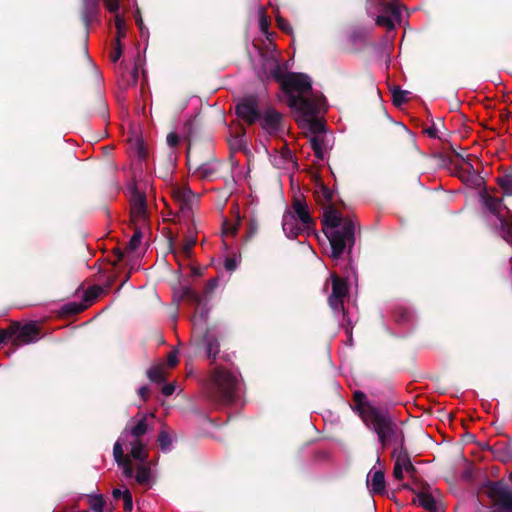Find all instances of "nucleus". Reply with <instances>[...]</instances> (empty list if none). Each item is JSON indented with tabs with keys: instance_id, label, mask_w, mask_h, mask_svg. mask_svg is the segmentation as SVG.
<instances>
[{
	"instance_id": "nucleus-1",
	"label": "nucleus",
	"mask_w": 512,
	"mask_h": 512,
	"mask_svg": "<svg viewBox=\"0 0 512 512\" xmlns=\"http://www.w3.org/2000/svg\"><path fill=\"white\" fill-rule=\"evenodd\" d=\"M315 196L319 204L325 205L332 202L334 193L321 184ZM322 225L331 246L330 257L337 260L346 250L350 254L356 240L355 222L349 217L344 218L333 205L329 204L323 214Z\"/></svg>"
},
{
	"instance_id": "nucleus-2",
	"label": "nucleus",
	"mask_w": 512,
	"mask_h": 512,
	"mask_svg": "<svg viewBox=\"0 0 512 512\" xmlns=\"http://www.w3.org/2000/svg\"><path fill=\"white\" fill-rule=\"evenodd\" d=\"M352 409L358 414L364 424L373 430L383 448L388 446L398 447L405 443L403 429L392 420L388 413L381 412L373 406L366 397V394L360 390L353 393Z\"/></svg>"
},
{
	"instance_id": "nucleus-3",
	"label": "nucleus",
	"mask_w": 512,
	"mask_h": 512,
	"mask_svg": "<svg viewBox=\"0 0 512 512\" xmlns=\"http://www.w3.org/2000/svg\"><path fill=\"white\" fill-rule=\"evenodd\" d=\"M281 89L287 98V105L293 112L305 116L319 113L322 100L309 96L312 92V83L306 74L287 72L286 81L283 82Z\"/></svg>"
},
{
	"instance_id": "nucleus-4",
	"label": "nucleus",
	"mask_w": 512,
	"mask_h": 512,
	"mask_svg": "<svg viewBox=\"0 0 512 512\" xmlns=\"http://www.w3.org/2000/svg\"><path fill=\"white\" fill-rule=\"evenodd\" d=\"M239 388L238 377L222 366L215 367L206 385V395L215 405L233 403Z\"/></svg>"
},
{
	"instance_id": "nucleus-5",
	"label": "nucleus",
	"mask_w": 512,
	"mask_h": 512,
	"mask_svg": "<svg viewBox=\"0 0 512 512\" xmlns=\"http://www.w3.org/2000/svg\"><path fill=\"white\" fill-rule=\"evenodd\" d=\"M261 111L259 99L256 95L242 97L235 106L237 117L249 126L258 123Z\"/></svg>"
},
{
	"instance_id": "nucleus-6",
	"label": "nucleus",
	"mask_w": 512,
	"mask_h": 512,
	"mask_svg": "<svg viewBox=\"0 0 512 512\" xmlns=\"http://www.w3.org/2000/svg\"><path fill=\"white\" fill-rule=\"evenodd\" d=\"M258 123L268 135L273 137L281 135L285 129L283 115L272 106L261 111Z\"/></svg>"
},
{
	"instance_id": "nucleus-7",
	"label": "nucleus",
	"mask_w": 512,
	"mask_h": 512,
	"mask_svg": "<svg viewBox=\"0 0 512 512\" xmlns=\"http://www.w3.org/2000/svg\"><path fill=\"white\" fill-rule=\"evenodd\" d=\"M11 332L13 335L12 345L19 347L36 342L39 339L41 329L36 322L31 321L24 325L19 323L11 324Z\"/></svg>"
},
{
	"instance_id": "nucleus-8",
	"label": "nucleus",
	"mask_w": 512,
	"mask_h": 512,
	"mask_svg": "<svg viewBox=\"0 0 512 512\" xmlns=\"http://www.w3.org/2000/svg\"><path fill=\"white\" fill-rule=\"evenodd\" d=\"M332 280V292L328 297L329 306L334 312H341L345 314L344 310V298L348 294L347 281L337 274L331 275Z\"/></svg>"
},
{
	"instance_id": "nucleus-9",
	"label": "nucleus",
	"mask_w": 512,
	"mask_h": 512,
	"mask_svg": "<svg viewBox=\"0 0 512 512\" xmlns=\"http://www.w3.org/2000/svg\"><path fill=\"white\" fill-rule=\"evenodd\" d=\"M210 159H214V152L209 145H189L187 149V165L189 171L200 168Z\"/></svg>"
},
{
	"instance_id": "nucleus-10",
	"label": "nucleus",
	"mask_w": 512,
	"mask_h": 512,
	"mask_svg": "<svg viewBox=\"0 0 512 512\" xmlns=\"http://www.w3.org/2000/svg\"><path fill=\"white\" fill-rule=\"evenodd\" d=\"M296 220L302 224V227L314 230L315 221L310 215L308 205L302 196H295L291 205Z\"/></svg>"
},
{
	"instance_id": "nucleus-11",
	"label": "nucleus",
	"mask_w": 512,
	"mask_h": 512,
	"mask_svg": "<svg viewBox=\"0 0 512 512\" xmlns=\"http://www.w3.org/2000/svg\"><path fill=\"white\" fill-rule=\"evenodd\" d=\"M198 345L205 351L206 358L213 364L220 352L218 335L210 328L203 333Z\"/></svg>"
},
{
	"instance_id": "nucleus-12",
	"label": "nucleus",
	"mask_w": 512,
	"mask_h": 512,
	"mask_svg": "<svg viewBox=\"0 0 512 512\" xmlns=\"http://www.w3.org/2000/svg\"><path fill=\"white\" fill-rule=\"evenodd\" d=\"M282 228L286 236L290 239L297 238V236L303 232H309L310 230L302 227V224L296 220L292 212H285L282 218Z\"/></svg>"
},
{
	"instance_id": "nucleus-13",
	"label": "nucleus",
	"mask_w": 512,
	"mask_h": 512,
	"mask_svg": "<svg viewBox=\"0 0 512 512\" xmlns=\"http://www.w3.org/2000/svg\"><path fill=\"white\" fill-rule=\"evenodd\" d=\"M264 71L267 79H273L283 86V82L286 81L287 72L279 64L277 59L271 57L266 60L264 64Z\"/></svg>"
},
{
	"instance_id": "nucleus-14",
	"label": "nucleus",
	"mask_w": 512,
	"mask_h": 512,
	"mask_svg": "<svg viewBox=\"0 0 512 512\" xmlns=\"http://www.w3.org/2000/svg\"><path fill=\"white\" fill-rule=\"evenodd\" d=\"M318 113H315L311 116H305L302 114H298L299 116L296 118V121L300 125H306L311 133L316 135H325L326 125L325 122L316 117Z\"/></svg>"
},
{
	"instance_id": "nucleus-15",
	"label": "nucleus",
	"mask_w": 512,
	"mask_h": 512,
	"mask_svg": "<svg viewBox=\"0 0 512 512\" xmlns=\"http://www.w3.org/2000/svg\"><path fill=\"white\" fill-rule=\"evenodd\" d=\"M131 218L133 222L146 219V200L143 194L135 192L131 200Z\"/></svg>"
},
{
	"instance_id": "nucleus-16",
	"label": "nucleus",
	"mask_w": 512,
	"mask_h": 512,
	"mask_svg": "<svg viewBox=\"0 0 512 512\" xmlns=\"http://www.w3.org/2000/svg\"><path fill=\"white\" fill-rule=\"evenodd\" d=\"M480 198L483 205L494 215L498 216L499 219L502 218L500 216V212L502 210V199L492 196L487 190H483L480 192Z\"/></svg>"
},
{
	"instance_id": "nucleus-17",
	"label": "nucleus",
	"mask_w": 512,
	"mask_h": 512,
	"mask_svg": "<svg viewBox=\"0 0 512 512\" xmlns=\"http://www.w3.org/2000/svg\"><path fill=\"white\" fill-rule=\"evenodd\" d=\"M148 423H147V416H143L135 425H132L131 427H126L122 434L121 439L126 437L127 435H131L134 440L142 439V437L147 433L148 431Z\"/></svg>"
},
{
	"instance_id": "nucleus-18",
	"label": "nucleus",
	"mask_w": 512,
	"mask_h": 512,
	"mask_svg": "<svg viewBox=\"0 0 512 512\" xmlns=\"http://www.w3.org/2000/svg\"><path fill=\"white\" fill-rule=\"evenodd\" d=\"M173 197L180 203L183 209L190 208L195 199V194L189 187H176L173 189Z\"/></svg>"
},
{
	"instance_id": "nucleus-19",
	"label": "nucleus",
	"mask_w": 512,
	"mask_h": 512,
	"mask_svg": "<svg viewBox=\"0 0 512 512\" xmlns=\"http://www.w3.org/2000/svg\"><path fill=\"white\" fill-rule=\"evenodd\" d=\"M492 451L495 456L503 463L512 461V442L511 441H499L492 447Z\"/></svg>"
},
{
	"instance_id": "nucleus-20",
	"label": "nucleus",
	"mask_w": 512,
	"mask_h": 512,
	"mask_svg": "<svg viewBox=\"0 0 512 512\" xmlns=\"http://www.w3.org/2000/svg\"><path fill=\"white\" fill-rule=\"evenodd\" d=\"M246 130L241 127L240 131L231 135L228 139V143L231 151L241 152L247 150V142L245 140Z\"/></svg>"
},
{
	"instance_id": "nucleus-21",
	"label": "nucleus",
	"mask_w": 512,
	"mask_h": 512,
	"mask_svg": "<svg viewBox=\"0 0 512 512\" xmlns=\"http://www.w3.org/2000/svg\"><path fill=\"white\" fill-rule=\"evenodd\" d=\"M218 172L217 159L206 161L200 168L193 171L194 175L199 176L201 179H209Z\"/></svg>"
},
{
	"instance_id": "nucleus-22",
	"label": "nucleus",
	"mask_w": 512,
	"mask_h": 512,
	"mask_svg": "<svg viewBox=\"0 0 512 512\" xmlns=\"http://www.w3.org/2000/svg\"><path fill=\"white\" fill-rule=\"evenodd\" d=\"M197 239L196 237H186L184 243L181 245L179 249H173L172 253L175 258L179 261L180 257L189 259L192 255V248L196 245Z\"/></svg>"
},
{
	"instance_id": "nucleus-23",
	"label": "nucleus",
	"mask_w": 512,
	"mask_h": 512,
	"mask_svg": "<svg viewBox=\"0 0 512 512\" xmlns=\"http://www.w3.org/2000/svg\"><path fill=\"white\" fill-rule=\"evenodd\" d=\"M131 451L130 456L137 461L146 462L148 459V453L145 450V443L142 439L133 440L130 442Z\"/></svg>"
},
{
	"instance_id": "nucleus-24",
	"label": "nucleus",
	"mask_w": 512,
	"mask_h": 512,
	"mask_svg": "<svg viewBox=\"0 0 512 512\" xmlns=\"http://www.w3.org/2000/svg\"><path fill=\"white\" fill-rule=\"evenodd\" d=\"M147 377L150 381L155 383H163L167 378V372L164 364L153 365L147 370Z\"/></svg>"
},
{
	"instance_id": "nucleus-25",
	"label": "nucleus",
	"mask_w": 512,
	"mask_h": 512,
	"mask_svg": "<svg viewBox=\"0 0 512 512\" xmlns=\"http://www.w3.org/2000/svg\"><path fill=\"white\" fill-rule=\"evenodd\" d=\"M371 491L375 494H382L385 490V476L381 470L375 471L370 481Z\"/></svg>"
},
{
	"instance_id": "nucleus-26",
	"label": "nucleus",
	"mask_w": 512,
	"mask_h": 512,
	"mask_svg": "<svg viewBox=\"0 0 512 512\" xmlns=\"http://www.w3.org/2000/svg\"><path fill=\"white\" fill-rule=\"evenodd\" d=\"M392 457L395 458V464H399L403 467L411 461L405 443L393 449Z\"/></svg>"
},
{
	"instance_id": "nucleus-27",
	"label": "nucleus",
	"mask_w": 512,
	"mask_h": 512,
	"mask_svg": "<svg viewBox=\"0 0 512 512\" xmlns=\"http://www.w3.org/2000/svg\"><path fill=\"white\" fill-rule=\"evenodd\" d=\"M181 299L186 300L189 304L196 306H200L203 300L199 293L188 286L182 288Z\"/></svg>"
},
{
	"instance_id": "nucleus-28",
	"label": "nucleus",
	"mask_w": 512,
	"mask_h": 512,
	"mask_svg": "<svg viewBox=\"0 0 512 512\" xmlns=\"http://www.w3.org/2000/svg\"><path fill=\"white\" fill-rule=\"evenodd\" d=\"M181 299L186 300L189 304L196 306H200L203 300L199 293L188 286L182 288Z\"/></svg>"
},
{
	"instance_id": "nucleus-29",
	"label": "nucleus",
	"mask_w": 512,
	"mask_h": 512,
	"mask_svg": "<svg viewBox=\"0 0 512 512\" xmlns=\"http://www.w3.org/2000/svg\"><path fill=\"white\" fill-rule=\"evenodd\" d=\"M392 101L396 107H401L404 103H406L410 94L409 91L402 90L400 87L395 86L392 90Z\"/></svg>"
},
{
	"instance_id": "nucleus-30",
	"label": "nucleus",
	"mask_w": 512,
	"mask_h": 512,
	"mask_svg": "<svg viewBox=\"0 0 512 512\" xmlns=\"http://www.w3.org/2000/svg\"><path fill=\"white\" fill-rule=\"evenodd\" d=\"M419 504L426 510L434 512L436 510V502L434 497L427 492H421L417 495Z\"/></svg>"
},
{
	"instance_id": "nucleus-31",
	"label": "nucleus",
	"mask_w": 512,
	"mask_h": 512,
	"mask_svg": "<svg viewBox=\"0 0 512 512\" xmlns=\"http://www.w3.org/2000/svg\"><path fill=\"white\" fill-rule=\"evenodd\" d=\"M136 481L140 485H148L151 479V469L148 465H140L137 468Z\"/></svg>"
},
{
	"instance_id": "nucleus-32",
	"label": "nucleus",
	"mask_w": 512,
	"mask_h": 512,
	"mask_svg": "<svg viewBox=\"0 0 512 512\" xmlns=\"http://www.w3.org/2000/svg\"><path fill=\"white\" fill-rule=\"evenodd\" d=\"M87 308L86 305L76 302L66 303L62 306L61 312L65 316L77 315Z\"/></svg>"
},
{
	"instance_id": "nucleus-33",
	"label": "nucleus",
	"mask_w": 512,
	"mask_h": 512,
	"mask_svg": "<svg viewBox=\"0 0 512 512\" xmlns=\"http://www.w3.org/2000/svg\"><path fill=\"white\" fill-rule=\"evenodd\" d=\"M496 181L505 195L512 196V175L506 174L498 176Z\"/></svg>"
},
{
	"instance_id": "nucleus-34",
	"label": "nucleus",
	"mask_w": 512,
	"mask_h": 512,
	"mask_svg": "<svg viewBox=\"0 0 512 512\" xmlns=\"http://www.w3.org/2000/svg\"><path fill=\"white\" fill-rule=\"evenodd\" d=\"M104 292L103 287L99 285H93L84 292V301L93 302Z\"/></svg>"
},
{
	"instance_id": "nucleus-35",
	"label": "nucleus",
	"mask_w": 512,
	"mask_h": 512,
	"mask_svg": "<svg viewBox=\"0 0 512 512\" xmlns=\"http://www.w3.org/2000/svg\"><path fill=\"white\" fill-rule=\"evenodd\" d=\"M113 456L118 465H121V463L127 459H129V456H126L124 454L123 450V444L121 442V439L117 440L113 446Z\"/></svg>"
},
{
	"instance_id": "nucleus-36",
	"label": "nucleus",
	"mask_w": 512,
	"mask_h": 512,
	"mask_svg": "<svg viewBox=\"0 0 512 512\" xmlns=\"http://www.w3.org/2000/svg\"><path fill=\"white\" fill-rule=\"evenodd\" d=\"M114 22L117 30L116 42L119 44V42H121V39L124 38L126 35L125 22L119 14L115 15Z\"/></svg>"
},
{
	"instance_id": "nucleus-37",
	"label": "nucleus",
	"mask_w": 512,
	"mask_h": 512,
	"mask_svg": "<svg viewBox=\"0 0 512 512\" xmlns=\"http://www.w3.org/2000/svg\"><path fill=\"white\" fill-rule=\"evenodd\" d=\"M141 239H142V232L139 228H136L133 236L131 237V239L129 240V242L126 245V250L129 252L135 251L139 247V245L141 243Z\"/></svg>"
},
{
	"instance_id": "nucleus-38",
	"label": "nucleus",
	"mask_w": 512,
	"mask_h": 512,
	"mask_svg": "<svg viewBox=\"0 0 512 512\" xmlns=\"http://www.w3.org/2000/svg\"><path fill=\"white\" fill-rule=\"evenodd\" d=\"M157 441H158V444H159L161 450H163V451H167L172 444V439H171L169 433L165 430L160 431Z\"/></svg>"
},
{
	"instance_id": "nucleus-39",
	"label": "nucleus",
	"mask_w": 512,
	"mask_h": 512,
	"mask_svg": "<svg viewBox=\"0 0 512 512\" xmlns=\"http://www.w3.org/2000/svg\"><path fill=\"white\" fill-rule=\"evenodd\" d=\"M90 115L98 114L103 119L108 116L107 105L101 96L97 97V108L94 111L89 112Z\"/></svg>"
},
{
	"instance_id": "nucleus-40",
	"label": "nucleus",
	"mask_w": 512,
	"mask_h": 512,
	"mask_svg": "<svg viewBox=\"0 0 512 512\" xmlns=\"http://www.w3.org/2000/svg\"><path fill=\"white\" fill-rule=\"evenodd\" d=\"M501 226L503 229V239L508 243L512 244V225H509L505 218H500Z\"/></svg>"
},
{
	"instance_id": "nucleus-41",
	"label": "nucleus",
	"mask_w": 512,
	"mask_h": 512,
	"mask_svg": "<svg viewBox=\"0 0 512 512\" xmlns=\"http://www.w3.org/2000/svg\"><path fill=\"white\" fill-rule=\"evenodd\" d=\"M269 27H270V19L265 14V12H261L260 17H259V28H260L261 32L267 38H269V35H270Z\"/></svg>"
},
{
	"instance_id": "nucleus-42",
	"label": "nucleus",
	"mask_w": 512,
	"mask_h": 512,
	"mask_svg": "<svg viewBox=\"0 0 512 512\" xmlns=\"http://www.w3.org/2000/svg\"><path fill=\"white\" fill-rule=\"evenodd\" d=\"M394 318L399 324H404L410 321L411 314L406 309L399 308L395 311Z\"/></svg>"
},
{
	"instance_id": "nucleus-43",
	"label": "nucleus",
	"mask_w": 512,
	"mask_h": 512,
	"mask_svg": "<svg viewBox=\"0 0 512 512\" xmlns=\"http://www.w3.org/2000/svg\"><path fill=\"white\" fill-rule=\"evenodd\" d=\"M376 24L379 26L385 27L388 30H392L395 27L392 19L386 15H378L376 17Z\"/></svg>"
},
{
	"instance_id": "nucleus-44",
	"label": "nucleus",
	"mask_w": 512,
	"mask_h": 512,
	"mask_svg": "<svg viewBox=\"0 0 512 512\" xmlns=\"http://www.w3.org/2000/svg\"><path fill=\"white\" fill-rule=\"evenodd\" d=\"M276 23H277V27L287 33V34H291L292 33V27L290 25V23L284 19L281 15H277L276 16Z\"/></svg>"
},
{
	"instance_id": "nucleus-45",
	"label": "nucleus",
	"mask_w": 512,
	"mask_h": 512,
	"mask_svg": "<svg viewBox=\"0 0 512 512\" xmlns=\"http://www.w3.org/2000/svg\"><path fill=\"white\" fill-rule=\"evenodd\" d=\"M119 466L123 468V474L125 477L132 478L134 476V468L130 458L123 461Z\"/></svg>"
},
{
	"instance_id": "nucleus-46",
	"label": "nucleus",
	"mask_w": 512,
	"mask_h": 512,
	"mask_svg": "<svg viewBox=\"0 0 512 512\" xmlns=\"http://www.w3.org/2000/svg\"><path fill=\"white\" fill-rule=\"evenodd\" d=\"M258 228H259L258 222L255 219H250L248 222V230H247L246 239L249 240V239L253 238L258 232Z\"/></svg>"
},
{
	"instance_id": "nucleus-47",
	"label": "nucleus",
	"mask_w": 512,
	"mask_h": 512,
	"mask_svg": "<svg viewBox=\"0 0 512 512\" xmlns=\"http://www.w3.org/2000/svg\"><path fill=\"white\" fill-rule=\"evenodd\" d=\"M122 499H123V502H124V511L125 512H132V509H133V499H132V494H131V492L128 489H126V494H125V496Z\"/></svg>"
},
{
	"instance_id": "nucleus-48",
	"label": "nucleus",
	"mask_w": 512,
	"mask_h": 512,
	"mask_svg": "<svg viewBox=\"0 0 512 512\" xmlns=\"http://www.w3.org/2000/svg\"><path fill=\"white\" fill-rule=\"evenodd\" d=\"M381 4L384 6L385 12L391 13L394 17H400L399 8L396 5L384 1H382Z\"/></svg>"
},
{
	"instance_id": "nucleus-49",
	"label": "nucleus",
	"mask_w": 512,
	"mask_h": 512,
	"mask_svg": "<svg viewBox=\"0 0 512 512\" xmlns=\"http://www.w3.org/2000/svg\"><path fill=\"white\" fill-rule=\"evenodd\" d=\"M324 137H325V135H321V136L316 135L310 139V144H311L312 150L320 148V147L321 148L324 147Z\"/></svg>"
},
{
	"instance_id": "nucleus-50",
	"label": "nucleus",
	"mask_w": 512,
	"mask_h": 512,
	"mask_svg": "<svg viewBox=\"0 0 512 512\" xmlns=\"http://www.w3.org/2000/svg\"><path fill=\"white\" fill-rule=\"evenodd\" d=\"M13 340V335L11 332V325L7 329H0V344L5 343L6 341Z\"/></svg>"
},
{
	"instance_id": "nucleus-51",
	"label": "nucleus",
	"mask_w": 512,
	"mask_h": 512,
	"mask_svg": "<svg viewBox=\"0 0 512 512\" xmlns=\"http://www.w3.org/2000/svg\"><path fill=\"white\" fill-rule=\"evenodd\" d=\"M178 351L176 349H173L169 352L167 357V364L169 367H174L178 363Z\"/></svg>"
},
{
	"instance_id": "nucleus-52",
	"label": "nucleus",
	"mask_w": 512,
	"mask_h": 512,
	"mask_svg": "<svg viewBox=\"0 0 512 512\" xmlns=\"http://www.w3.org/2000/svg\"><path fill=\"white\" fill-rule=\"evenodd\" d=\"M106 8L111 13H116L119 9V0H103Z\"/></svg>"
},
{
	"instance_id": "nucleus-53",
	"label": "nucleus",
	"mask_w": 512,
	"mask_h": 512,
	"mask_svg": "<svg viewBox=\"0 0 512 512\" xmlns=\"http://www.w3.org/2000/svg\"><path fill=\"white\" fill-rule=\"evenodd\" d=\"M179 136L177 133L175 132H170L168 135H167V144L171 147V148H174L178 145L179 143Z\"/></svg>"
},
{
	"instance_id": "nucleus-54",
	"label": "nucleus",
	"mask_w": 512,
	"mask_h": 512,
	"mask_svg": "<svg viewBox=\"0 0 512 512\" xmlns=\"http://www.w3.org/2000/svg\"><path fill=\"white\" fill-rule=\"evenodd\" d=\"M122 55V45H121V42H119V44L116 42V47L114 49V51L112 52L110 58H111V61L112 62H117L120 57Z\"/></svg>"
},
{
	"instance_id": "nucleus-55",
	"label": "nucleus",
	"mask_w": 512,
	"mask_h": 512,
	"mask_svg": "<svg viewBox=\"0 0 512 512\" xmlns=\"http://www.w3.org/2000/svg\"><path fill=\"white\" fill-rule=\"evenodd\" d=\"M403 470H405L403 466H400L399 464H394V468H393L394 478L397 480H402L404 477Z\"/></svg>"
},
{
	"instance_id": "nucleus-56",
	"label": "nucleus",
	"mask_w": 512,
	"mask_h": 512,
	"mask_svg": "<svg viewBox=\"0 0 512 512\" xmlns=\"http://www.w3.org/2000/svg\"><path fill=\"white\" fill-rule=\"evenodd\" d=\"M224 267L227 271H234L237 267V262L234 258H226L224 261Z\"/></svg>"
},
{
	"instance_id": "nucleus-57",
	"label": "nucleus",
	"mask_w": 512,
	"mask_h": 512,
	"mask_svg": "<svg viewBox=\"0 0 512 512\" xmlns=\"http://www.w3.org/2000/svg\"><path fill=\"white\" fill-rule=\"evenodd\" d=\"M136 24L139 27L140 33L142 37L148 36V30L143 24V20L140 16L135 17Z\"/></svg>"
},
{
	"instance_id": "nucleus-58",
	"label": "nucleus",
	"mask_w": 512,
	"mask_h": 512,
	"mask_svg": "<svg viewBox=\"0 0 512 512\" xmlns=\"http://www.w3.org/2000/svg\"><path fill=\"white\" fill-rule=\"evenodd\" d=\"M176 387L173 383H168L163 386L162 388V394L165 396H170L174 393Z\"/></svg>"
},
{
	"instance_id": "nucleus-59",
	"label": "nucleus",
	"mask_w": 512,
	"mask_h": 512,
	"mask_svg": "<svg viewBox=\"0 0 512 512\" xmlns=\"http://www.w3.org/2000/svg\"><path fill=\"white\" fill-rule=\"evenodd\" d=\"M138 394L143 399V401H147L149 399L150 390L147 386H142L139 388Z\"/></svg>"
},
{
	"instance_id": "nucleus-60",
	"label": "nucleus",
	"mask_w": 512,
	"mask_h": 512,
	"mask_svg": "<svg viewBox=\"0 0 512 512\" xmlns=\"http://www.w3.org/2000/svg\"><path fill=\"white\" fill-rule=\"evenodd\" d=\"M224 230H223V233L225 234H235L238 230V226L236 225H230L228 224L227 222L224 223Z\"/></svg>"
},
{
	"instance_id": "nucleus-61",
	"label": "nucleus",
	"mask_w": 512,
	"mask_h": 512,
	"mask_svg": "<svg viewBox=\"0 0 512 512\" xmlns=\"http://www.w3.org/2000/svg\"><path fill=\"white\" fill-rule=\"evenodd\" d=\"M114 254L116 255V260L112 263L114 267L117 266V264L122 261L123 257H124V253L123 251H121V249L119 248H115L114 249Z\"/></svg>"
},
{
	"instance_id": "nucleus-62",
	"label": "nucleus",
	"mask_w": 512,
	"mask_h": 512,
	"mask_svg": "<svg viewBox=\"0 0 512 512\" xmlns=\"http://www.w3.org/2000/svg\"><path fill=\"white\" fill-rule=\"evenodd\" d=\"M138 157L142 160H145L148 157V152L144 148L143 143H139L138 145Z\"/></svg>"
},
{
	"instance_id": "nucleus-63",
	"label": "nucleus",
	"mask_w": 512,
	"mask_h": 512,
	"mask_svg": "<svg viewBox=\"0 0 512 512\" xmlns=\"http://www.w3.org/2000/svg\"><path fill=\"white\" fill-rule=\"evenodd\" d=\"M424 132L431 138H437V129L434 125L426 128Z\"/></svg>"
},
{
	"instance_id": "nucleus-64",
	"label": "nucleus",
	"mask_w": 512,
	"mask_h": 512,
	"mask_svg": "<svg viewBox=\"0 0 512 512\" xmlns=\"http://www.w3.org/2000/svg\"><path fill=\"white\" fill-rule=\"evenodd\" d=\"M126 494V489L124 491L118 489V488H115L113 491H112V496L114 497V499H120V498H123Z\"/></svg>"
}]
</instances>
